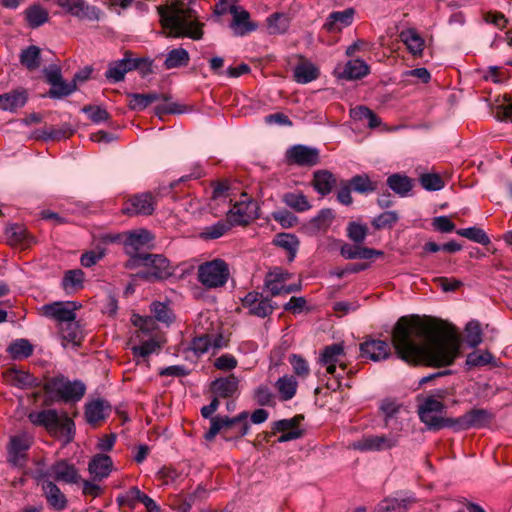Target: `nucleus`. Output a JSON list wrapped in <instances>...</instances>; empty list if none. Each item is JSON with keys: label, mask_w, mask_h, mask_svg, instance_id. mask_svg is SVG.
I'll return each mask as SVG.
<instances>
[{"label": "nucleus", "mask_w": 512, "mask_h": 512, "mask_svg": "<svg viewBox=\"0 0 512 512\" xmlns=\"http://www.w3.org/2000/svg\"><path fill=\"white\" fill-rule=\"evenodd\" d=\"M84 273L80 269L69 270L65 273L62 285L68 291H76L83 287Z\"/></svg>", "instance_id": "603ef678"}, {"label": "nucleus", "mask_w": 512, "mask_h": 512, "mask_svg": "<svg viewBox=\"0 0 512 512\" xmlns=\"http://www.w3.org/2000/svg\"><path fill=\"white\" fill-rule=\"evenodd\" d=\"M466 342L467 344L475 348L482 342V330L478 321H470L466 327Z\"/></svg>", "instance_id": "4d7b16f0"}, {"label": "nucleus", "mask_w": 512, "mask_h": 512, "mask_svg": "<svg viewBox=\"0 0 512 512\" xmlns=\"http://www.w3.org/2000/svg\"><path fill=\"white\" fill-rule=\"evenodd\" d=\"M152 240L153 237L151 233L145 229L126 232L111 238V241H119L123 244L126 254L131 257V266H136L138 263L137 257L144 254L139 253V251L148 246Z\"/></svg>", "instance_id": "1a4fd4ad"}, {"label": "nucleus", "mask_w": 512, "mask_h": 512, "mask_svg": "<svg viewBox=\"0 0 512 512\" xmlns=\"http://www.w3.org/2000/svg\"><path fill=\"white\" fill-rule=\"evenodd\" d=\"M400 438V434L393 432L388 434H369L352 442L350 447L360 452H382L397 447L400 443Z\"/></svg>", "instance_id": "6e6552de"}, {"label": "nucleus", "mask_w": 512, "mask_h": 512, "mask_svg": "<svg viewBox=\"0 0 512 512\" xmlns=\"http://www.w3.org/2000/svg\"><path fill=\"white\" fill-rule=\"evenodd\" d=\"M142 64L149 70L152 65V61L148 58H133L132 53L130 51H126L123 59L109 63L108 69L105 72V77L110 82H120L124 80L127 72L138 69Z\"/></svg>", "instance_id": "f8f14e48"}, {"label": "nucleus", "mask_w": 512, "mask_h": 512, "mask_svg": "<svg viewBox=\"0 0 512 512\" xmlns=\"http://www.w3.org/2000/svg\"><path fill=\"white\" fill-rule=\"evenodd\" d=\"M242 305L248 309L249 314L262 318L270 315L274 310L271 301L256 291L247 293L242 299Z\"/></svg>", "instance_id": "412c9836"}, {"label": "nucleus", "mask_w": 512, "mask_h": 512, "mask_svg": "<svg viewBox=\"0 0 512 512\" xmlns=\"http://www.w3.org/2000/svg\"><path fill=\"white\" fill-rule=\"evenodd\" d=\"M238 382V378L234 375H230L226 378H219L212 383V390L219 397H230L236 393L238 389Z\"/></svg>", "instance_id": "c9c22d12"}, {"label": "nucleus", "mask_w": 512, "mask_h": 512, "mask_svg": "<svg viewBox=\"0 0 512 512\" xmlns=\"http://www.w3.org/2000/svg\"><path fill=\"white\" fill-rule=\"evenodd\" d=\"M127 97L129 99L128 106L131 110L142 111L152 103L158 101L161 96L157 93H128Z\"/></svg>", "instance_id": "c03bdc74"}, {"label": "nucleus", "mask_w": 512, "mask_h": 512, "mask_svg": "<svg viewBox=\"0 0 512 512\" xmlns=\"http://www.w3.org/2000/svg\"><path fill=\"white\" fill-rule=\"evenodd\" d=\"M419 180L422 187L429 191H437L444 187V182L438 174H423Z\"/></svg>", "instance_id": "0e129e2a"}, {"label": "nucleus", "mask_w": 512, "mask_h": 512, "mask_svg": "<svg viewBox=\"0 0 512 512\" xmlns=\"http://www.w3.org/2000/svg\"><path fill=\"white\" fill-rule=\"evenodd\" d=\"M76 88L77 86L75 83H67L61 79L60 81L51 85L48 95L50 98L59 99L72 94Z\"/></svg>", "instance_id": "5fc2aeb1"}, {"label": "nucleus", "mask_w": 512, "mask_h": 512, "mask_svg": "<svg viewBox=\"0 0 512 512\" xmlns=\"http://www.w3.org/2000/svg\"><path fill=\"white\" fill-rule=\"evenodd\" d=\"M298 383L294 376L284 375L280 377L276 383L275 388L283 401L292 399L297 391Z\"/></svg>", "instance_id": "ea45409f"}, {"label": "nucleus", "mask_w": 512, "mask_h": 512, "mask_svg": "<svg viewBox=\"0 0 512 512\" xmlns=\"http://www.w3.org/2000/svg\"><path fill=\"white\" fill-rule=\"evenodd\" d=\"M28 419L33 425L44 427L51 436L61 438L64 444L74 439L75 424L66 412L45 409L29 413Z\"/></svg>", "instance_id": "7ed1b4c3"}, {"label": "nucleus", "mask_w": 512, "mask_h": 512, "mask_svg": "<svg viewBox=\"0 0 512 512\" xmlns=\"http://www.w3.org/2000/svg\"><path fill=\"white\" fill-rule=\"evenodd\" d=\"M83 112L88 114V117L94 123H101L109 118V113L99 106H85Z\"/></svg>", "instance_id": "774afa93"}, {"label": "nucleus", "mask_w": 512, "mask_h": 512, "mask_svg": "<svg viewBox=\"0 0 512 512\" xmlns=\"http://www.w3.org/2000/svg\"><path fill=\"white\" fill-rule=\"evenodd\" d=\"M287 158L299 166H314L319 162V150L305 145H295L287 151Z\"/></svg>", "instance_id": "4be33fe9"}, {"label": "nucleus", "mask_w": 512, "mask_h": 512, "mask_svg": "<svg viewBox=\"0 0 512 512\" xmlns=\"http://www.w3.org/2000/svg\"><path fill=\"white\" fill-rule=\"evenodd\" d=\"M81 307L77 302H53L41 307V314L57 322L58 326L76 319V310Z\"/></svg>", "instance_id": "2eb2a0df"}, {"label": "nucleus", "mask_w": 512, "mask_h": 512, "mask_svg": "<svg viewBox=\"0 0 512 512\" xmlns=\"http://www.w3.org/2000/svg\"><path fill=\"white\" fill-rule=\"evenodd\" d=\"M368 233V228L366 225L359 224L357 222H351L347 227V235L350 240L355 243H362Z\"/></svg>", "instance_id": "680f3d73"}, {"label": "nucleus", "mask_w": 512, "mask_h": 512, "mask_svg": "<svg viewBox=\"0 0 512 512\" xmlns=\"http://www.w3.org/2000/svg\"><path fill=\"white\" fill-rule=\"evenodd\" d=\"M415 502L414 498L403 499L385 498L375 507L374 512H407L409 506Z\"/></svg>", "instance_id": "473e14b6"}, {"label": "nucleus", "mask_w": 512, "mask_h": 512, "mask_svg": "<svg viewBox=\"0 0 512 512\" xmlns=\"http://www.w3.org/2000/svg\"><path fill=\"white\" fill-rule=\"evenodd\" d=\"M456 233L481 245H488L490 243L488 235L483 229L478 227L458 229Z\"/></svg>", "instance_id": "864d4df0"}, {"label": "nucleus", "mask_w": 512, "mask_h": 512, "mask_svg": "<svg viewBox=\"0 0 512 512\" xmlns=\"http://www.w3.org/2000/svg\"><path fill=\"white\" fill-rule=\"evenodd\" d=\"M7 351L13 359H24L32 355L33 346L26 339H18L9 345Z\"/></svg>", "instance_id": "8fccbe9b"}, {"label": "nucleus", "mask_w": 512, "mask_h": 512, "mask_svg": "<svg viewBox=\"0 0 512 512\" xmlns=\"http://www.w3.org/2000/svg\"><path fill=\"white\" fill-rule=\"evenodd\" d=\"M336 184V178L328 170H319L314 172L313 175V187L314 189L325 196L329 194Z\"/></svg>", "instance_id": "f704fd0d"}, {"label": "nucleus", "mask_w": 512, "mask_h": 512, "mask_svg": "<svg viewBox=\"0 0 512 512\" xmlns=\"http://www.w3.org/2000/svg\"><path fill=\"white\" fill-rule=\"evenodd\" d=\"M360 355L374 362L386 360L391 356L390 345L384 340L368 338L360 344Z\"/></svg>", "instance_id": "aec40b11"}, {"label": "nucleus", "mask_w": 512, "mask_h": 512, "mask_svg": "<svg viewBox=\"0 0 512 512\" xmlns=\"http://www.w3.org/2000/svg\"><path fill=\"white\" fill-rule=\"evenodd\" d=\"M223 346H225V343L222 335H210L204 333L192 340L190 349L195 353V355L200 356L208 352L211 348L219 349Z\"/></svg>", "instance_id": "393cba45"}, {"label": "nucleus", "mask_w": 512, "mask_h": 512, "mask_svg": "<svg viewBox=\"0 0 512 512\" xmlns=\"http://www.w3.org/2000/svg\"><path fill=\"white\" fill-rule=\"evenodd\" d=\"M355 192L369 193L377 190V182L372 181L367 174L355 175L349 182Z\"/></svg>", "instance_id": "de8ad7c7"}, {"label": "nucleus", "mask_w": 512, "mask_h": 512, "mask_svg": "<svg viewBox=\"0 0 512 512\" xmlns=\"http://www.w3.org/2000/svg\"><path fill=\"white\" fill-rule=\"evenodd\" d=\"M344 357L345 352L343 345L335 343L323 349L319 357V364L325 368L327 374L334 375L337 365L340 366L343 372L345 371L346 364Z\"/></svg>", "instance_id": "a211bd4d"}, {"label": "nucleus", "mask_w": 512, "mask_h": 512, "mask_svg": "<svg viewBox=\"0 0 512 512\" xmlns=\"http://www.w3.org/2000/svg\"><path fill=\"white\" fill-rule=\"evenodd\" d=\"M110 412V405L103 400H94L85 407L86 421L91 425H97L103 421Z\"/></svg>", "instance_id": "c85d7f7f"}, {"label": "nucleus", "mask_w": 512, "mask_h": 512, "mask_svg": "<svg viewBox=\"0 0 512 512\" xmlns=\"http://www.w3.org/2000/svg\"><path fill=\"white\" fill-rule=\"evenodd\" d=\"M156 199L151 193H141L128 199L122 212L127 215H151L156 207Z\"/></svg>", "instance_id": "6ab92c4d"}, {"label": "nucleus", "mask_w": 512, "mask_h": 512, "mask_svg": "<svg viewBox=\"0 0 512 512\" xmlns=\"http://www.w3.org/2000/svg\"><path fill=\"white\" fill-rule=\"evenodd\" d=\"M290 278L291 274L289 272L275 268L266 274L264 286L271 296L287 295L299 291L301 289L300 283L287 284Z\"/></svg>", "instance_id": "ddd939ff"}, {"label": "nucleus", "mask_w": 512, "mask_h": 512, "mask_svg": "<svg viewBox=\"0 0 512 512\" xmlns=\"http://www.w3.org/2000/svg\"><path fill=\"white\" fill-rule=\"evenodd\" d=\"M408 51L414 56H421L425 47V41L414 28L402 30L399 35Z\"/></svg>", "instance_id": "c756f323"}, {"label": "nucleus", "mask_w": 512, "mask_h": 512, "mask_svg": "<svg viewBox=\"0 0 512 512\" xmlns=\"http://www.w3.org/2000/svg\"><path fill=\"white\" fill-rule=\"evenodd\" d=\"M334 218L335 214L332 209H322L314 218L304 225V229L306 233L310 235L325 233L331 226Z\"/></svg>", "instance_id": "b1692460"}, {"label": "nucleus", "mask_w": 512, "mask_h": 512, "mask_svg": "<svg viewBox=\"0 0 512 512\" xmlns=\"http://www.w3.org/2000/svg\"><path fill=\"white\" fill-rule=\"evenodd\" d=\"M158 12L163 28L168 30L169 37H189L198 40L203 32L197 21L195 12L185 7L183 3H173L171 6H160Z\"/></svg>", "instance_id": "f03ea898"}, {"label": "nucleus", "mask_w": 512, "mask_h": 512, "mask_svg": "<svg viewBox=\"0 0 512 512\" xmlns=\"http://www.w3.org/2000/svg\"><path fill=\"white\" fill-rule=\"evenodd\" d=\"M229 277L228 264L222 259L204 262L197 269V279L207 289L223 287Z\"/></svg>", "instance_id": "0eeeda50"}, {"label": "nucleus", "mask_w": 512, "mask_h": 512, "mask_svg": "<svg viewBox=\"0 0 512 512\" xmlns=\"http://www.w3.org/2000/svg\"><path fill=\"white\" fill-rule=\"evenodd\" d=\"M354 14L355 10L353 8L332 12L327 17L324 29L328 32H339L352 24Z\"/></svg>", "instance_id": "a878e982"}, {"label": "nucleus", "mask_w": 512, "mask_h": 512, "mask_svg": "<svg viewBox=\"0 0 512 512\" xmlns=\"http://www.w3.org/2000/svg\"><path fill=\"white\" fill-rule=\"evenodd\" d=\"M257 210V203L243 193L228 211L227 220L231 225H245L258 216Z\"/></svg>", "instance_id": "4468645a"}, {"label": "nucleus", "mask_w": 512, "mask_h": 512, "mask_svg": "<svg viewBox=\"0 0 512 512\" xmlns=\"http://www.w3.org/2000/svg\"><path fill=\"white\" fill-rule=\"evenodd\" d=\"M392 345L401 360L410 365L445 367L460 353L455 330L442 321L401 317L392 331Z\"/></svg>", "instance_id": "f257e3e1"}, {"label": "nucleus", "mask_w": 512, "mask_h": 512, "mask_svg": "<svg viewBox=\"0 0 512 512\" xmlns=\"http://www.w3.org/2000/svg\"><path fill=\"white\" fill-rule=\"evenodd\" d=\"M369 73L368 65L360 59L350 60L346 63L341 77L347 80L360 79Z\"/></svg>", "instance_id": "79ce46f5"}, {"label": "nucleus", "mask_w": 512, "mask_h": 512, "mask_svg": "<svg viewBox=\"0 0 512 512\" xmlns=\"http://www.w3.org/2000/svg\"><path fill=\"white\" fill-rule=\"evenodd\" d=\"M276 244L286 249L290 253V260H292L295 257V254L299 246L297 238L290 234L279 235L276 240Z\"/></svg>", "instance_id": "e2e57ef3"}, {"label": "nucleus", "mask_w": 512, "mask_h": 512, "mask_svg": "<svg viewBox=\"0 0 512 512\" xmlns=\"http://www.w3.org/2000/svg\"><path fill=\"white\" fill-rule=\"evenodd\" d=\"M33 440V436L25 431L10 436L6 448L7 462L14 467H24L27 462V452L32 446Z\"/></svg>", "instance_id": "9b49d317"}, {"label": "nucleus", "mask_w": 512, "mask_h": 512, "mask_svg": "<svg viewBox=\"0 0 512 512\" xmlns=\"http://www.w3.org/2000/svg\"><path fill=\"white\" fill-rule=\"evenodd\" d=\"M319 76L318 68L311 62L302 60L294 68V79L301 84L309 83Z\"/></svg>", "instance_id": "4c0bfd02"}, {"label": "nucleus", "mask_w": 512, "mask_h": 512, "mask_svg": "<svg viewBox=\"0 0 512 512\" xmlns=\"http://www.w3.org/2000/svg\"><path fill=\"white\" fill-rule=\"evenodd\" d=\"M112 459L106 454H97L89 462L88 469L96 479L106 478L112 469Z\"/></svg>", "instance_id": "7c9ffc66"}, {"label": "nucleus", "mask_w": 512, "mask_h": 512, "mask_svg": "<svg viewBox=\"0 0 512 512\" xmlns=\"http://www.w3.org/2000/svg\"><path fill=\"white\" fill-rule=\"evenodd\" d=\"M152 312L158 321L163 323L172 322V313L170 308L161 302H155L152 304Z\"/></svg>", "instance_id": "338daca9"}, {"label": "nucleus", "mask_w": 512, "mask_h": 512, "mask_svg": "<svg viewBox=\"0 0 512 512\" xmlns=\"http://www.w3.org/2000/svg\"><path fill=\"white\" fill-rule=\"evenodd\" d=\"M189 61L190 55L186 49L181 47L174 48L167 53L164 61V67L167 70L185 67L189 64Z\"/></svg>", "instance_id": "a19ab883"}, {"label": "nucleus", "mask_w": 512, "mask_h": 512, "mask_svg": "<svg viewBox=\"0 0 512 512\" xmlns=\"http://www.w3.org/2000/svg\"><path fill=\"white\" fill-rule=\"evenodd\" d=\"M491 419L492 415L489 411L475 408L460 417L452 418L450 428H454L457 431L481 428L487 425Z\"/></svg>", "instance_id": "f3484780"}, {"label": "nucleus", "mask_w": 512, "mask_h": 512, "mask_svg": "<svg viewBox=\"0 0 512 512\" xmlns=\"http://www.w3.org/2000/svg\"><path fill=\"white\" fill-rule=\"evenodd\" d=\"M5 376L11 385L21 389L32 388L39 385L38 379L27 371L9 369Z\"/></svg>", "instance_id": "2f4dec72"}, {"label": "nucleus", "mask_w": 512, "mask_h": 512, "mask_svg": "<svg viewBox=\"0 0 512 512\" xmlns=\"http://www.w3.org/2000/svg\"><path fill=\"white\" fill-rule=\"evenodd\" d=\"M160 348V342L154 338H151L147 341H143L138 346H133L131 350L135 356L147 357L150 354L157 352Z\"/></svg>", "instance_id": "052dcab7"}, {"label": "nucleus", "mask_w": 512, "mask_h": 512, "mask_svg": "<svg viewBox=\"0 0 512 512\" xmlns=\"http://www.w3.org/2000/svg\"><path fill=\"white\" fill-rule=\"evenodd\" d=\"M40 478L51 477L55 481L65 484H76L80 480V475L74 464L66 460H58L47 470H38Z\"/></svg>", "instance_id": "dca6fc26"}, {"label": "nucleus", "mask_w": 512, "mask_h": 512, "mask_svg": "<svg viewBox=\"0 0 512 512\" xmlns=\"http://www.w3.org/2000/svg\"><path fill=\"white\" fill-rule=\"evenodd\" d=\"M231 226L232 225L228 222V220L226 222L219 221L216 224L207 227L203 232V235L207 239H217L223 236L231 228Z\"/></svg>", "instance_id": "69168bd1"}, {"label": "nucleus", "mask_w": 512, "mask_h": 512, "mask_svg": "<svg viewBox=\"0 0 512 512\" xmlns=\"http://www.w3.org/2000/svg\"><path fill=\"white\" fill-rule=\"evenodd\" d=\"M136 266H144L147 269L137 274L139 278L148 281L164 279L170 275L168 260L159 254H143L137 257Z\"/></svg>", "instance_id": "9d476101"}, {"label": "nucleus", "mask_w": 512, "mask_h": 512, "mask_svg": "<svg viewBox=\"0 0 512 512\" xmlns=\"http://www.w3.org/2000/svg\"><path fill=\"white\" fill-rule=\"evenodd\" d=\"M386 182L388 187L401 197H406L413 188L411 178L400 173L390 175Z\"/></svg>", "instance_id": "e433bc0d"}, {"label": "nucleus", "mask_w": 512, "mask_h": 512, "mask_svg": "<svg viewBox=\"0 0 512 512\" xmlns=\"http://www.w3.org/2000/svg\"><path fill=\"white\" fill-rule=\"evenodd\" d=\"M399 216L396 211H386L373 219L372 225L375 229L392 228L398 221Z\"/></svg>", "instance_id": "bf43d9fd"}, {"label": "nucleus", "mask_w": 512, "mask_h": 512, "mask_svg": "<svg viewBox=\"0 0 512 512\" xmlns=\"http://www.w3.org/2000/svg\"><path fill=\"white\" fill-rule=\"evenodd\" d=\"M42 490L48 504L55 510H63L67 505V499L60 488L50 480L43 481Z\"/></svg>", "instance_id": "cd10ccee"}, {"label": "nucleus", "mask_w": 512, "mask_h": 512, "mask_svg": "<svg viewBox=\"0 0 512 512\" xmlns=\"http://www.w3.org/2000/svg\"><path fill=\"white\" fill-rule=\"evenodd\" d=\"M25 20L28 26L32 29L38 28L49 21V13L47 9L40 4H33L25 11Z\"/></svg>", "instance_id": "72a5a7b5"}, {"label": "nucleus", "mask_w": 512, "mask_h": 512, "mask_svg": "<svg viewBox=\"0 0 512 512\" xmlns=\"http://www.w3.org/2000/svg\"><path fill=\"white\" fill-rule=\"evenodd\" d=\"M290 25V18L285 13L276 12L267 18V28L269 34H283Z\"/></svg>", "instance_id": "49530a36"}, {"label": "nucleus", "mask_w": 512, "mask_h": 512, "mask_svg": "<svg viewBox=\"0 0 512 512\" xmlns=\"http://www.w3.org/2000/svg\"><path fill=\"white\" fill-rule=\"evenodd\" d=\"M63 342L71 343L73 346H79L82 339V331L78 322L71 320L63 325L58 326ZM66 344L63 343V346Z\"/></svg>", "instance_id": "58836bf2"}, {"label": "nucleus", "mask_w": 512, "mask_h": 512, "mask_svg": "<svg viewBox=\"0 0 512 512\" xmlns=\"http://www.w3.org/2000/svg\"><path fill=\"white\" fill-rule=\"evenodd\" d=\"M493 358V355L488 351H474L467 355L466 365L469 368L486 366L493 361Z\"/></svg>", "instance_id": "6e6d98bb"}, {"label": "nucleus", "mask_w": 512, "mask_h": 512, "mask_svg": "<svg viewBox=\"0 0 512 512\" xmlns=\"http://www.w3.org/2000/svg\"><path fill=\"white\" fill-rule=\"evenodd\" d=\"M379 409L383 415L384 426L388 427L390 421L400 413L402 405L395 400L386 398L381 401Z\"/></svg>", "instance_id": "3c124183"}, {"label": "nucleus", "mask_w": 512, "mask_h": 512, "mask_svg": "<svg viewBox=\"0 0 512 512\" xmlns=\"http://www.w3.org/2000/svg\"><path fill=\"white\" fill-rule=\"evenodd\" d=\"M27 97L24 92L12 91L0 95V109L4 111L13 112L18 108L24 106Z\"/></svg>", "instance_id": "37998d69"}, {"label": "nucleus", "mask_w": 512, "mask_h": 512, "mask_svg": "<svg viewBox=\"0 0 512 512\" xmlns=\"http://www.w3.org/2000/svg\"><path fill=\"white\" fill-rule=\"evenodd\" d=\"M444 396L445 392L440 390L437 396L418 397V416L429 430H440L451 426L452 418L441 416L445 410L442 402Z\"/></svg>", "instance_id": "20e7f679"}, {"label": "nucleus", "mask_w": 512, "mask_h": 512, "mask_svg": "<svg viewBox=\"0 0 512 512\" xmlns=\"http://www.w3.org/2000/svg\"><path fill=\"white\" fill-rule=\"evenodd\" d=\"M248 412L243 411L235 417L215 416L210 420V428L204 437L207 441H212L218 433H222L226 440L238 439L245 436L250 425L248 423Z\"/></svg>", "instance_id": "39448f33"}, {"label": "nucleus", "mask_w": 512, "mask_h": 512, "mask_svg": "<svg viewBox=\"0 0 512 512\" xmlns=\"http://www.w3.org/2000/svg\"><path fill=\"white\" fill-rule=\"evenodd\" d=\"M229 13L233 16L231 27L236 35L243 36L257 29V25L250 21V14L239 6H230Z\"/></svg>", "instance_id": "5701e85b"}, {"label": "nucleus", "mask_w": 512, "mask_h": 512, "mask_svg": "<svg viewBox=\"0 0 512 512\" xmlns=\"http://www.w3.org/2000/svg\"><path fill=\"white\" fill-rule=\"evenodd\" d=\"M57 4L74 16L98 19L99 10L95 7L85 6L83 0H58Z\"/></svg>", "instance_id": "bb28decb"}, {"label": "nucleus", "mask_w": 512, "mask_h": 512, "mask_svg": "<svg viewBox=\"0 0 512 512\" xmlns=\"http://www.w3.org/2000/svg\"><path fill=\"white\" fill-rule=\"evenodd\" d=\"M20 63L28 70H36L40 66V49L31 45L20 54Z\"/></svg>", "instance_id": "09e8293b"}, {"label": "nucleus", "mask_w": 512, "mask_h": 512, "mask_svg": "<svg viewBox=\"0 0 512 512\" xmlns=\"http://www.w3.org/2000/svg\"><path fill=\"white\" fill-rule=\"evenodd\" d=\"M289 363L292 366L293 372L300 378H307L310 374V368L308 362L298 354H291L288 358Z\"/></svg>", "instance_id": "13d9d810"}, {"label": "nucleus", "mask_w": 512, "mask_h": 512, "mask_svg": "<svg viewBox=\"0 0 512 512\" xmlns=\"http://www.w3.org/2000/svg\"><path fill=\"white\" fill-rule=\"evenodd\" d=\"M282 201L296 212H305L311 209V204L302 192H288L282 197Z\"/></svg>", "instance_id": "a18cd8bd"}, {"label": "nucleus", "mask_w": 512, "mask_h": 512, "mask_svg": "<svg viewBox=\"0 0 512 512\" xmlns=\"http://www.w3.org/2000/svg\"><path fill=\"white\" fill-rule=\"evenodd\" d=\"M46 393L65 402L79 401L85 394V385L80 381H70L64 376L48 379L44 385Z\"/></svg>", "instance_id": "423d86ee"}]
</instances>
